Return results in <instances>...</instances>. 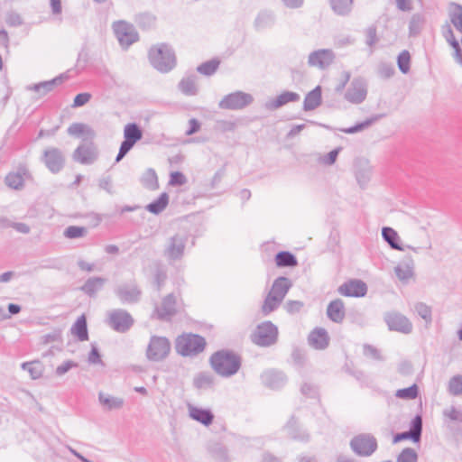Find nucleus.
<instances>
[{
	"label": "nucleus",
	"instance_id": "nucleus-18",
	"mask_svg": "<svg viewBox=\"0 0 462 462\" xmlns=\"http://www.w3.org/2000/svg\"><path fill=\"white\" fill-rule=\"evenodd\" d=\"M336 56L330 49H319L310 53L308 64L311 67H318L321 69L329 67L335 60Z\"/></svg>",
	"mask_w": 462,
	"mask_h": 462
},
{
	"label": "nucleus",
	"instance_id": "nucleus-13",
	"mask_svg": "<svg viewBox=\"0 0 462 462\" xmlns=\"http://www.w3.org/2000/svg\"><path fill=\"white\" fill-rule=\"evenodd\" d=\"M42 160L46 168L53 174L60 172L65 166V156L61 150L56 147L44 150Z\"/></svg>",
	"mask_w": 462,
	"mask_h": 462
},
{
	"label": "nucleus",
	"instance_id": "nucleus-64",
	"mask_svg": "<svg viewBox=\"0 0 462 462\" xmlns=\"http://www.w3.org/2000/svg\"><path fill=\"white\" fill-rule=\"evenodd\" d=\"M365 35H366L365 43L369 47H374V44L378 42L376 26H374V25L369 26L365 31Z\"/></svg>",
	"mask_w": 462,
	"mask_h": 462
},
{
	"label": "nucleus",
	"instance_id": "nucleus-9",
	"mask_svg": "<svg viewBox=\"0 0 462 462\" xmlns=\"http://www.w3.org/2000/svg\"><path fill=\"white\" fill-rule=\"evenodd\" d=\"M254 101L251 94L235 91L226 95L218 103V107L226 110H241L250 106Z\"/></svg>",
	"mask_w": 462,
	"mask_h": 462
},
{
	"label": "nucleus",
	"instance_id": "nucleus-55",
	"mask_svg": "<svg viewBox=\"0 0 462 462\" xmlns=\"http://www.w3.org/2000/svg\"><path fill=\"white\" fill-rule=\"evenodd\" d=\"M356 179L362 189H365L371 179L370 167L360 168L356 171Z\"/></svg>",
	"mask_w": 462,
	"mask_h": 462
},
{
	"label": "nucleus",
	"instance_id": "nucleus-23",
	"mask_svg": "<svg viewBox=\"0 0 462 462\" xmlns=\"http://www.w3.org/2000/svg\"><path fill=\"white\" fill-rule=\"evenodd\" d=\"M310 346L315 349L323 350L329 344V337L327 330L323 328H316L308 337Z\"/></svg>",
	"mask_w": 462,
	"mask_h": 462
},
{
	"label": "nucleus",
	"instance_id": "nucleus-14",
	"mask_svg": "<svg viewBox=\"0 0 462 462\" xmlns=\"http://www.w3.org/2000/svg\"><path fill=\"white\" fill-rule=\"evenodd\" d=\"M75 162L84 165L93 164L98 158L97 147L93 142H88L79 145L72 154Z\"/></svg>",
	"mask_w": 462,
	"mask_h": 462
},
{
	"label": "nucleus",
	"instance_id": "nucleus-46",
	"mask_svg": "<svg viewBox=\"0 0 462 462\" xmlns=\"http://www.w3.org/2000/svg\"><path fill=\"white\" fill-rule=\"evenodd\" d=\"M67 132L72 136H80L81 134H87L90 138L95 136V131L90 126L82 123L71 124Z\"/></svg>",
	"mask_w": 462,
	"mask_h": 462
},
{
	"label": "nucleus",
	"instance_id": "nucleus-49",
	"mask_svg": "<svg viewBox=\"0 0 462 462\" xmlns=\"http://www.w3.org/2000/svg\"><path fill=\"white\" fill-rule=\"evenodd\" d=\"M282 300L268 292L261 308L262 313L264 316L269 315L270 313L277 310L279 306L282 304Z\"/></svg>",
	"mask_w": 462,
	"mask_h": 462
},
{
	"label": "nucleus",
	"instance_id": "nucleus-4",
	"mask_svg": "<svg viewBox=\"0 0 462 462\" xmlns=\"http://www.w3.org/2000/svg\"><path fill=\"white\" fill-rule=\"evenodd\" d=\"M278 328L272 321H263L257 325L251 334V341L259 346L268 347L278 341Z\"/></svg>",
	"mask_w": 462,
	"mask_h": 462
},
{
	"label": "nucleus",
	"instance_id": "nucleus-62",
	"mask_svg": "<svg viewBox=\"0 0 462 462\" xmlns=\"http://www.w3.org/2000/svg\"><path fill=\"white\" fill-rule=\"evenodd\" d=\"M300 392L309 398H317L319 396V389L312 383H304L300 388Z\"/></svg>",
	"mask_w": 462,
	"mask_h": 462
},
{
	"label": "nucleus",
	"instance_id": "nucleus-36",
	"mask_svg": "<svg viewBox=\"0 0 462 462\" xmlns=\"http://www.w3.org/2000/svg\"><path fill=\"white\" fill-rule=\"evenodd\" d=\"M106 282V279L102 277L88 278L81 286L80 290L87 295L92 297L102 289Z\"/></svg>",
	"mask_w": 462,
	"mask_h": 462
},
{
	"label": "nucleus",
	"instance_id": "nucleus-56",
	"mask_svg": "<svg viewBox=\"0 0 462 462\" xmlns=\"http://www.w3.org/2000/svg\"><path fill=\"white\" fill-rule=\"evenodd\" d=\"M414 310L417 314L423 319L427 323H430L432 320V310L430 306L423 302H418L414 306Z\"/></svg>",
	"mask_w": 462,
	"mask_h": 462
},
{
	"label": "nucleus",
	"instance_id": "nucleus-2",
	"mask_svg": "<svg viewBox=\"0 0 462 462\" xmlns=\"http://www.w3.org/2000/svg\"><path fill=\"white\" fill-rule=\"evenodd\" d=\"M148 58L152 66L162 73H167L176 66L175 53L166 43L152 46L149 50Z\"/></svg>",
	"mask_w": 462,
	"mask_h": 462
},
{
	"label": "nucleus",
	"instance_id": "nucleus-30",
	"mask_svg": "<svg viewBox=\"0 0 462 462\" xmlns=\"http://www.w3.org/2000/svg\"><path fill=\"white\" fill-rule=\"evenodd\" d=\"M168 279L167 268L160 261L153 263V286L157 291H161Z\"/></svg>",
	"mask_w": 462,
	"mask_h": 462
},
{
	"label": "nucleus",
	"instance_id": "nucleus-5",
	"mask_svg": "<svg viewBox=\"0 0 462 462\" xmlns=\"http://www.w3.org/2000/svg\"><path fill=\"white\" fill-rule=\"evenodd\" d=\"M143 138V130L136 123H129L124 128V141L121 143L116 162H119Z\"/></svg>",
	"mask_w": 462,
	"mask_h": 462
},
{
	"label": "nucleus",
	"instance_id": "nucleus-6",
	"mask_svg": "<svg viewBox=\"0 0 462 462\" xmlns=\"http://www.w3.org/2000/svg\"><path fill=\"white\" fill-rule=\"evenodd\" d=\"M376 439L368 433H361L350 440V448L359 457H370L377 449Z\"/></svg>",
	"mask_w": 462,
	"mask_h": 462
},
{
	"label": "nucleus",
	"instance_id": "nucleus-59",
	"mask_svg": "<svg viewBox=\"0 0 462 462\" xmlns=\"http://www.w3.org/2000/svg\"><path fill=\"white\" fill-rule=\"evenodd\" d=\"M448 392L454 396L462 395V375H455L449 380Z\"/></svg>",
	"mask_w": 462,
	"mask_h": 462
},
{
	"label": "nucleus",
	"instance_id": "nucleus-28",
	"mask_svg": "<svg viewBox=\"0 0 462 462\" xmlns=\"http://www.w3.org/2000/svg\"><path fill=\"white\" fill-rule=\"evenodd\" d=\"M198 76L191 73L183 77L178 84L180 91L185 96H196L199 92L197 86Z\"/></svg>",
	"mask_w": 462,
	"mask_h": 462
},
{
	"label": "nucleus",
	"instance_id": "nucleus-34",
	"mask_svg": "<svg viewBox=\"0 0 462 462\" xmlns=\"http://www.w3.org/2000/svg\"><path fill=\"white\" fill-rule=\"evenodd\" d=\"M275 23V15L273 12L263 10L257 14L254 25L255 30L261 31L272 27Z\"/></svg>",
	"mask_w": 462,
	"mask_h": 462
},
{
	"label": "nucleus",
	"instance_id": "nucleus-61",
	"mask_svg": "<svg viewBox=\"0 0 462 462\" xmlns=\"http://www.w3.org/2000/svg\"><path fill=\"white\" fill-rule=\"evenodd\" d=\"M5 23L9 26L17 27V26L22 25L23 21L22 16L18 13H16L14 11H10L6 14Z\"/></svg>",
	"mask_w": 462,
	"mask_h": 462
},
{
	"label": "nucleus",
	"instance_id": "nucleus-27",
	"mask_svg": "<svg viewBox=\"0 0 462 462\" xmlns=\"http://www.w3.org/2000/svg\"><path fill=\"white\" fill-rule=\"evenodd\" d=\"M189 417L203 424L204 426H209L214 420V414L209 409H202L195 406H189Z\"/></svg>",
	"mask_w": 462,
	"mask_h": 462
},
{
	"label": "nucleus",
	"instance_id": "nucleus-8",
	"mask_svg": "<svg viewBox=\"0 0 462 462\" xmlns=\"http://www.w3.org/2000/svg\"><path fill=\"white\" fill-rule=\"evenodd\" d=\"M106 323L115 331L125 333L133 327L134 319L127 310L116 309L108 313Z\"/></svg>",
	"mask_w": 462,
	"mask_h": 462
},
{
	"label": "nucleus",
	"instance_id": "nucleus-11",
	"mask_svg": "<svg viewBox=\"0 0 462 462\" xmlns=\"http://www.w3.org/2000/svg\"><path fill=\"white\" fill-rule=\"evenodd\" d=\"M113 29L119 43L125 48H128L139 39L134 25L125 21L114 23Z\"/></svg>",
	"mask_w": 462,
	"mask_h": 462
},
{
	"label": "nucleus",
	"instance_id": "nucleus-43",
	"mask_svg": "<svg viewBox=\"0 0 462 462\" xmlns=\"http://www.w3.org/2000/svg\"><path fill=\"white\" fill-rule=\"evenodd\" d=\"M275 263L278 267H294L298 265V260L292 253L280 251L275 255Z\"/></svg>",
	"mask_w": 462,
	"mask_h": 462
},
{
	"label": "nucleus",
	"instance_id": "nucleus-48",
	"mask_svg": "<svg viewBox=\"0 0 462 462\" xmlns=\"http://www.w3.org/2000/svg\"><path fill=\"white\" fill-rule=\"evenodd\" d=\"M141 182L144 188L150 190H155L159 188L157 174L152 168L145 171L142 176Z\"/></svg>",
	"mask_w": 462,
	"mask_h": 462
},
{
	"label": "nucleus",
	"instance_id": "nucleus-24",
	"mask_svg": "<svg viewBox=\"0 0 462 462\" xmlns=\"http://www.w3.org/2000/svg\"><path fill=\"white\" fill-rule=\"evenodd\" d=\"M443 421L447 428L453 431L462 424V410L451 406L443 411Z\"/></svg>",
	"mask_w": 462,
	"mask_h": 462
},
{
	"label": "nucleus",
	"instance_id": "nucleus-51",
	"mask_svg": "<svg viewBox=\"0 0 462 462\" xmlns=\"http://www.w3.org/2000/svg\"><path fill=\"white\" fill-rule=\"evenodd\" d=\"M22 369L27 371L32 379H39L42 376L43 369L39 361L24 362L22 364Z\"/></svg>",
	"mask_w": 462,
	"mask_h": 462
},
{
	"label": "nucleus",
	"instance_id": "nucleus-52",
	"mask_svg": "<svg viewBox=\"0 0 462 462\" xmlns=\"http://www.w3.org/2000/svg\"><path fill=\"white\" fill-rule=\"evenodd\" d=\"M219 60L212 59L198 66L197 71L205 76H211L217 71V69L219 67Z\"/></svg>",
	"mask_w": 462,
	"mask_h": 462
},
{
	"label": "nucleus",
	"instance_id": "nucleus-37",
	"mask_svg": "<svg viewBox=\"0 0 462 462\" xmlns=\"http://www.w3.org/2000/svg\"><path fill=\"white\" fill-rule=\"evenodd\" d=\"M285 428L289 436L293 439L308 440L309 434L306 431L300 430L297 419L294 416L291 417Z\"/></svg>",
	"mask_w": 462,
	"mask_h": 462
},
{
	"label": "nucleus",
	"instance_id": "nucleus-12",
	"mask_svg": "<svg viewBox=\"0 0 462 462\" xmlns=\"http://www.w3.org/2000/svg\"><path fill=\"white\" fill-rule=\"evenodd\" d=\"M367 96V84L364 78H355L347 90L346 91L344 97L346 101L351 104H361L365 101Z\"/></svg>",
	"mask_w": 462,
	"mask_h": 462
},
{
	"label": "nucleus",
	"instance_id": "nucleus-16",
	"mask_svg": "<svg viewBox=\"0 0 462 462\" xmlns=\"http://www.w3.org/2000/svg\"><path fill=\"white\" fill-rule=\"evenodd\" d=\"M187 237L180 235L171 236L164 249V256L170 261H179L184 255Z\"/></svg>",
	"mask_w": 462,
	"mask_h": 462
},
{
	"label": "nucleus",
	"instance_id": "nucleus-25",
	"mask_svg": "<svg viewBox=\"0 0 462 462\" xmlns=\"http://www.w3.org/2000/svg\"><path fill=\"white\" fill-rule=\"evenodd\" d=\"M291 287L292 282L289 278L279 276L273 281L269 292L283 300Z\"/></svg>",
	"mask_w": 462,
	"mask_h": 462
},
{
	"label": "nucleus",
	"instance_id": "nucleus-45",
	"mask_svg": "<svg viewBox=\"0 0 462 462\" xmlns=\"http://www.w3.org/2000/svg\"><path fill=\"white\" fill-rule=\"evenodd\" d=\"M98 400L104 408L108 411L120 409L124 405V400L122 398L105 394L103 393H99Z\"/></svg>",
	"mask_w": 462,
	"mask_h": 462
},
{
	"label": "nucleus",
	"instance_id": "nucleus-19",
	"mask_svg": "<svg viewBox=\"0 0 462 462\" xmlns=\"http://www.w3.org/2000/svg\"><path fill=\"white\" fill-rule=\"evenodd\" d=\"M262 383L271 390H280L287 383L286 374L279 370L269 369L264 371L261 376Z\"/></svg>",
	"mask_w": 462,
	"mask_h": 462
},
{
	"label": "nucleus",
	"instance_id": "nucleus-54",
	"mask_svg": "<svg viewBox=\"0 0 462 462\" xmlns=\"http://www.w3.org/2000/svg\"><path fill=\"white\" fill-rule=\"evenodd\" d=\"M397 65L400 71L407 74L411 69V54L408 51H402L397 57Z\"/></svg>",
	"mask_w": 462,
	"mask_h": 462
},
{
	"label": "nucleus",
	"instance_id": "nucleus-39",
	"mask_svg": "<svg viewBox=\"0 0 462 462\" xmlns=\"http://www.w3.org/2000/svg\"><path fill=\"white\" fill-rule=\"evenodd\" d=\"M333 12L339 16H347L353 9L354 0H329Z\"/></svg>",
	"mask_w": 462,
	"mask_h": 462
},
{
	"label": "nucleus",
	"instance_id": "nucleus-21",
	"mask_svg": "<svg viewBox=\"0 0 462 462\" xmlns=\"http://www.w3.org/2000/svg\"><path fill=\"white\" fill-rule=\"evenodd\" d=\"M31 174L26 166L21 165L16 171L9 172L5 178V183L10 189L20 190L24 187V180L30 178Z\"/></svg>",
	"mask_w": 462,
	"mask_h": 462
},
{
	"label": "nucleus",
	"instance_id": "nucleus-3",
	"mask_svg": "<svg viewBox=\"0 0 462 462\" xmlns=\"http://www.w3.org/2000/svg\"><path fill=\"white\" fill-rule=\"evenodd\" d=\"M206 346V340L197 334H183L175 342V349L182 356H192L201 353Z\"/></svg>",
	"mask_w": 462,
	"mask_h": 462
},
{
	"label": "nucleus",
	"instance_id": "nucleus-29",
	"mask_svg": "<svg viewBox=\"0 0 462 462\" xmlns=\"http://www.w3.org/2000/svg\"><path fill=\"white\" fill-rule=\"evenodd\" d=\"M322 102V88L320 86H317L311 91H310L303 101V110L311 111L316 109L321 105Z\"/></svg>",
	"mask_w": 462,
	"mask_h": 462
},
{
	"label": "nucleus",
	"instance_id": "nucleus-42",
	"mask_svg": "<svg viewBox=\"0 0 462 462\" xmlns=\"http://www.w3.org/2000/svg\"><path fill=\"white\" fill-rule=\"evenodd\" d=\"M382 236L384 239V241L388 243V245L391 246V248L399 250V251L404 250V248L399 243L400 237H399L397 232L393 228H392L390 226L383 227Z\"/></svg>",
	"mask_w": 462,
	"mask_h": 462
},
{
	"label": "nucleus",
	"instance_id": "nucleus-53",
	"mask_svg": "<svg viewBox=\"0 0 462 462\" xmlns=\"http://www.w3.org/2000/svg\"><path fill=\"white\" fill-rule=\"evenodd\" d=\"M419 395V388L416 383H413L410 387L397 390L395 396L404 400H413Z\"/></svg>",
	"mask_w": 462,
	"mask_h": 462
},
{
	"label": "nucleus",
	"instance_id": "nucleus-20",
	"mask_svg": "<svg viewBox=\"0 0 462 462\" xmlns=\"http://www.w3.org/2000/svg\"><path fill=\"white\" fill-rule=\"evenodd\" d=\"M338 292L346 297H364L367 293V285L361 280H350L338 287Z\"/></svg>",
	"mask_w": 462,
	"mask_h": 462
},
{
	"label": "nucleus",
	"instance_id": "nucleus-26",
	"mask_svg": "<svg viewBox=\"0 0 462 462\" xmlns=\"http://www.w3.org/2000/svg\"><path fill=\"white\" fill-rule=\"evenodd\" d=\"M327 315L328 319L333 322L342 323L346 316L343 300L340 299H336L330 301L327 308Z\"/></svg>",
	"mask_w": 462,
	"mask_h": 462
},
{
	"label": "nucleus",
	"instance_id": "nucleus-50",
	"mask_svg": "<svg viewBox=\"0 0 462 462\" xmlns=\"http://www.w3.org/2000/svg\"><path fill=\"white\" fill-rule=\"evenodd\" d=\"M134 22L139 28L147 31L154 27L156 18L152 14L143 13L135 16Z\"/></svg>",
	"mask_w": 462,
	"mask_h": 462
},
{
	"label": "nucleus",
	"instance_id": "nucleus-40",
	"mask_svg": "<svg viewBox=\"0 0 462 462\" xmlns=\"http://www.w3.org/2000/svg\"><path fill=\"white\" fill-rule=\"evenodd\" d=\"M422 416L420 414H417L410 422V427L408 433L411 437V441L414 443H418L420 441L421 434H422Z\"/></svg>",
	"mask_w": 462,
	"mask_h": 462
},
{
	"label": "nucleus",
	"instance_id": "nucleus-33",
	"mask_svg": "<svg viewBox=\"0 0 462 462\" xmlns=\"http://www.w3.org/2000/svg\"><path fill=\"white\" fill-rule=\"evenodd\" d=\"M63 80H64V76L60 75L51 80L42 81L38 84L30 86L28 88L40 93L41 96H44L47 93L52 91L55 87L60 85L63 82Z\"/></svg>",
	"mask_w": 462,
	"mask_h": 462
},
{
	"label": "nucleus",
	"instance_id": "nucleus-15",
	"mask_svg": "<svg viewBox=\"0 0 462 462\" xmlns=\"http://www.w3.org/2000/svg\"><path fill=\"white\" fill-rule=\"evenodd\" d=\"M176 313V296L170 293L162 298L160 306L155 307L152 317L159 320L169 321Z\"/></svg>",
	"mask_w": 462,
	"mask_h": 462
},
{
	"label": "nucleus",
	"instance_id": "nucleus-58",
	"mask_svg": "<svg viewBox=\"0 0 462 462\" xmlns=\"http://www.w3.org/2000/svg\"><path fill=\"white\" fill-rule=\"evenodd\" d=\"M417 461H418V454L411 448H403L396 458V462H417Z\"/></svg>",
	"mask_w": 462,
	"mask_h": 462
},
{
	"label": "nucleus",
	"instance_id": "nucleus-22",
	"mask_svg": "<svg viewBox=\"0 0 462 462\" xmlns=\"http://www.w3.org/2000/svg\"><path fill=\"white\" fill-rule=\"evenodd\" d=\"M300 98V95L292 91H284L275 98L270 99L264 104V108L269 111L276 110L290 102H297Z\"/></svg>",
	"mask_w": 462,
	"mask_h": 462
},
{
	"label": "nucleus",
	"instance_id": "nucleus-57",
	"mask_svg": "<svg viewBox=\"0 0 462 462\" xmlns=\"http://www.w3.org/2000/svg\"><path fill=\"white\" fill-rule=\"evenodd\" d=\"M88 233L85 226H69L64 230V236L69 239H75L84 236Z\"/></svg>",
	"mask_w": 462,
	"mask_h": 462
},
{
	"label": "nucleus",
	"instance_id": "nucleus-7",
	"mask_svg": "<svg viewBox=\"0 0 462 462\" xmlns=\"http://www.w3.org/2000/svg\"><path fill=\"white\" fill-rule=\"evenodd\" d=\"M171 350V343L165 337L152 336L146 349V356L150 361L159 362L165 359Z\"/></svg>",
	"mask_w": 462,
	"mask_h": 462
},
{
	"label": "nucleus",
	"instance_id": "nucleus-60",
	"mask_svg": "<svg viewBox=\"0 0 462 462\" xmlns=\"http://www.w3.org/2000/svg\"><path fill=\"white\" fill-rule=\"evenodd\" d=\"M441 32H442L443 37L446 39V41L449 43V45L451 47H456V46L459 45V42L455 38L453 30L448 23H445L441 27Z\"/></svg>",
	"mask_w": 462,
	"mask_h": 462
},
{
	"label": "nucleus",
	"instance_id": "nucleus-31",
	"mask_svg": "<svg viewBox=\"0 0 462 462\" xmlns=\"http://www.w3.org/2000/svg\"><path fill=\"white\" fill-rule=\"evenodd\" d=\"M413 269V261L411 258H408L394 268V273L400 281L407 283L414 274Z\"/></svg>",
	"mask_w": 462,
	"mask_h": 462
},
{
	"label": "nucleus",
	"instance_id": "nucleus-41",
	"mask_svg": "<svg viewBox=\"0 0 462 462\" xmlns=\"http://www.w3.org/2000/svg\"><path fill=\"white\" fill-rule=\"evenodd\" d=\"M383 116H384L383 114L374 115L373 116L367 118L366 120L361 122V123L356 124L353 126H350V127H347V128H341L340 131L345 133V134H356L357 132H361V131L368 128L373 124H374L378 120L382 119Z\"/></svg>",
	"mask_w": 462,
	"mask_h": 462
},
{
	"label": "nucleus",
	"instance_id": "nucleus-63",
	"mask_svg": "<svg viewBox=\"0 0 462 462\" xmlns=\"http://www.w3.org/2000/svg\"><path fill=\"white\" fill-rule=\"evenodd\" d=\"M79 366V364L72 360H67L63 362L60 365L57 366L55 370V374L58 376H61L68 373L70 369L76 368Z\"/></svg>",
	"mask_w": 462,
	"mask_h": 462
},
{
	"label": "nucleus",
	"instance_id": "nucleus-35",
	"mask_svg": "<svg viewBox=\"0 0 462 462\" xmlns=\"http://www.w3.org/2000/svg\"><path fill=\"white\" fill-rule=\"evenodd\" d=\"M72 335L77 337L79 341H86L88 339V323L84 315H81L70 328Z\"/></svg>",
	"mask_w": 462,
	"mask_h": 462
},
{
	"label": "nucleus",
	"instance_id": "nucleus-32",
	"mask_svg": "<svg viewBox=\"0 0 462 462\" xmlns=\"http://www.w3.org/2000/svg\"><path fill=\"white\" fill-rule=\"evenodd\" d=\"M426 24V17L423 14H413L409 22V37L416 38L422 32Z\"/></svg>",
	"mask_w": 462,
	"mask_h": 462
},
{
	"label": "nucleus",
	"instance_id": "nucleus-1",
	"mask_svg": "<svg viewBox=\"0 0 462 462\" xmlns=\"http://www.w3.org/2000/svg\"><path fill=\"white\" fill-rule=\"evenodd\" d=\"M212 369L222 377H231L241 368V356L229 349H221L213 353L209 358Z\"/></svg>",
	"mask_w": 462,
	"mask_h": 462
},
{
	"label": "nucleus",
	"instance_id": "nucleus-47",
	"mask_svg": "<svg viewBox=\"0 0 462 462\" xmlns=\"http://www.w3.org/2000/svg\"><path fill=\"white\" fill-rule=\"evenodd\" d=\"M449 18L455 28L462 32V5L457 3H450Z\"/></svg>",
	"mask_w": 462,
	"mask_h": 462
},
{
	"label": "nucleus",
	"instance_id": "nucleus-44",
	"mask_svg": "<svg viewBox=\"0 0 462 462\" xmlns=\"http://www.w3.org/2000/svg\"><path fill=\"white\" fill-rule=\"evenodd\" d=\"M169 204V195L167 192H162L157 199L149 203L145 208L150 213L158 215L162 212Z\"/></svg>",
	"mask_w": 462,
	"mask_h": 462
},
{
	"label": "nucleus",
	"instance_id": "nucleus-10",
	"mask_svg": "<svg viewBox=\"0 0 462 462\" xmlns=\"http://www.w3.org/2000/svg\"><path fill=\"white\" fill-rule=\"evenodd\" d=\"M115 294L123 304H134L141 300L142 290L135 281L118 285Z\"/></svg>",
	"mask_w": 462,
	"mask_h": 462
},
{
	"label": "nucleus",
	"instance_id": "nucleus-38",
	"mask_svg": "<svg viewBox=\"0 0 462 462\" xmlns=\"http://www.w3.org/2000/svg\"><path fill=\"white\" fill-rule=\"evenodd\" d=\"M215 378L209 372L199 373L193 379V385L199 390H208L213 388Z\"/></svg>",
	"mask_w": 462,
	"mask_h": 462
},
{
	"label": "nucleus",
	"instance_id": "nucleus-17",
	"mask_svg": "<svg viewBox=\"0 0 462 462\" xmlns=\"http://www.w3.org/2000/svg\"><path fill=\"white\" fill-rule=\"evenodd\" d=\"M388 328L403 334H410L412 331L411 322L402 314L397 312L386 313L384 316Z\"/></svg>",
	"mask_w": 462,
	"mask_h": 462
}]
</instances>
